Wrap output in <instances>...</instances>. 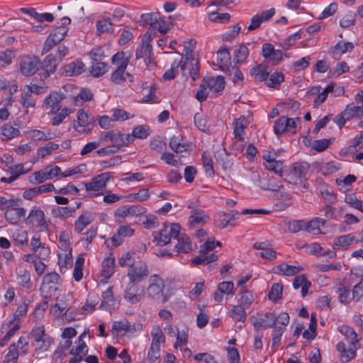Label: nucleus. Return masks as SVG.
I'll return each mask as SVG.
<instances>
[{
    "instance_id": "f257e3e1",
    "label": "nucleus",
    "mask_w": 363,
    "mask_h": 363,
    "mask_svg": "<svg viewBox=\"0 0 363 363\" xmlns=\"http://www.w3.org/2000/svg\"><path fill=\"white\" fill-rule=\"evenodd\" d=\"M289 315L286 313H281L279 315L267 312L259 318L252 317L251 321L255 330L267 329L276 325H288Z\"/></svg>"
},
{
    "instance_id": "f03ea898",
    "label": "nucleus",
    "mask_w": 363,
    "mask_h": 363,
    "mask_svg": "<svg viewBox=\"0 0 363 363\" xmlns=\"http://www.w3.org/2000/svg\"><path fill=\"white\" fill-rule=\"evenodd\" d=\"M164 281L159 275L150 276L145 291L147 298L157 303H166L169 300V296L164 294Z\"/></svg>"
},
{
    "instance_id": "7ed1b4c3",
    "label": "nucleus",
    "mask_w": 363,
    "mask_h": 363,
    "mask_svg": "<svg viewBox=\"0 0 363 363\" xmlns=\"http://www.w3.org/2000/svg\"><path fill=\"white\" fill-rule=\"evenodd\" d=\"M180 225L177 223L170 225L164 223L163 228L157 232L153 233V236L157 244L164 246L168 244L172 238H176L179 236Z\"/></svg>"
},
{
    "instance_id": "20e7f679",
    "label": "nucleus",
    "mask_w": 363,
    "mask_h": 363,
    "mask_svg": "<svg viewBox=\"0 0 363 363\" xmlns=\"http://www.w3.org/2000/svg\"><path fill=\"white\" fill-rule=\"evenodd\" d=\"M100 141L111 142L113 144L111 146L116 148V151L118 152L121 147L126 146L132 143L133 137L130 136V134H124L116 130H111L106 132L103 135H101Z\"/></svg>"
},
{
    "instance_id": "39448f33",
    "label": "nucleus",
    "mask_w": 363,
    "mask_h": 363,
    "mask_svg": "<svg viewBox=\"0 0 363 363\" xmlns=\"http://www.w3.org/2000/svg\"><path fill=\"white\" fill-rule=\"evenodd\" d=\"M41 65L40 60L35 55L23 56L19 62L21 73L26 77L35 74Z\"/></svg>"
},
{
    "instance_id": "423d86ee",
    "label": "nucleus",
    "mask_w": 363,
    "mask_h": 363,
    "mask_svg": "<svg viewBox=\"0 0 363 363\" xmlns=\"http://www.w3.org/2000/svg\"><path fill=\"white\" fill-rule=\"evenodd\" d=\"M184 55L182 59L184 61L187 62V68L189 69V74L191 75L192 80L195 81L199 76V66L198 60L192 56L193 48L191 42L184 43Z\"/></svg>"
},
{
    "instance_id": "0eeeda50",
    "label": "nucleus",
    "mask_w": 363,
    "mask_h": 363,
    "mask_svg": "<svg viewBox=\"0 0 363 363\" xmlns=\"http://www.w3.org/2000/svg\"><path fill=\"white\" fill-rule=\"evenodd\" d=\"M151 40L152 33L150 30H147L143 38L140 48L135 52L136 60L143 58L144 62L147 66L150 65L153 60L151 57L152 48L150 44Z\"/></svg>"
},
{
    "instance_id": "6e6552de",
    "label": "nucleus",
    "mask_w": 363,
    "mask_h": 363,
    "mask_svg": "<svg viewBox=\"0 0 363 363\" xmlns=\"http://www.w3.org/2000/svg\"><path fill=\"white\" fill-rule=\"evenodd\" d=\"M309 165L306 162L294 163L286 179L291 184H301L302 179L306 177Z\"/></svg>"
},
{
    "instance_id": "1a4fd4ad",
    "label": "nucleus",
    "mask_w": 363,
    "mask_h": 363,
    "mask_svg": "<svg viewBox=\"0 0 363 363\" xmlns=\"http://www.w3.org/2000/svg\"><path fill=\"white\" fill-rule=\"evenodd\" d=\"M61 169L57 166L54 167H47L40 171L34 172L30 178V182L32 184H41L59 175Z\"/></svg>"
},
{
    "instance_id": "9d476101",
    "label": "nucleus",
    "mask_w": 363,
    "mask_h": 363,
    "mask_svg": "<svg viewBox=\"0 0 363 363\" xmlns=\"http://www.w3.org/2000/svg\"><path fill=\"white\" fill-rule=\"evenodd\" d=\"M149 271L147 266L144 262H140L136 264L135 266H132L129 268L128 272V277L129 282L138 284L143 281L145 278L148 277Z\"/></svg>"
},
{
    "instance_id": "9b49d317",
    "label": "nucleus",
    "mask_w": 363,
    "mask_h": 363,
    "mask_svg": "<svg viewBox=\"0 0 363 363\" xmlns=\"http://www.w3.org/2000/svg\"><path fill=\"white\" fill-rule=\"evenodd\" d=\"M73 128L77 132L83 134H87L91 130L93 124L89 120L87 112L84 111L83 109L79 110L77 113V121H73Z\"/></svg>"
},
{
    "instance_id": "f8f14e48",
    "label": "nucleus",
    "mask_w": 363,
    "mask_h": 363,
    "mask_svg": "<svg viewBox=\"0 0 363 363\" xmlns=\"http://www.w3.org/2000/svg\"><path fill=\"white\" fill-rule=\"evenodd\" d=\"M24 221L26 225L35 228L43 227L46 223L44 212L37 206L32 208Z\"/></svg>"
},
{
    "instance_id": "ddd939ff",
    "label": "nucleus",
    "mask_w": 363,
    "mask_h": 363,
    "mask_svg": "<svg viewBox=\"0 0 363 363\" xmlns=\"http://www.w3.org/2000/svg\"><path fill=\"white\" fill-rule=\"evenodd\" d=\"M143 289H140L138 284L129 282L125 290L124 298L128 303L135 304L143 298Z\"/></svg>"
},
{
    "instance_id": "4468645a",
    "label": "nucleus",
    "mask_w": 363,
    "mask_h": 363,
    "mask_svg": "<svg viewBox=\"0 0 363 363\" xmlns=\"http://www.w3.org/2000/svg\"><path fill=\"white\" fill-rule=\"evenodd\" d=\"M111 174L110 172H104L92 178L90 182L84 184L86 191H100L106 186Z\"/></svg>"
},
{
    "instance_id": "2eb2a0df",
    "label": "nucleus",
    "mask_w": 363,
    "mask_h": 363,
    "mask_svg": "<svg viewBox=\"0 0 363 363\" xmlns=\"http://www.w3.org/2000/svg\"><path fill=\"white\" fill-rule=\"evenodd\" d=\"M358 344H349L348 347L345 343L340 342L337 345V350L340 354V359L343 362H347L352 359L356 355Z\"/></svg>"
},
{
    "instance_id": "dca6fc26",
    "label": "nucleus",
    "mask_w": 363,
    "mask_h": 363,
    "mask_svg": "<svg viewBox=\"0 0 363 363\" xmlns=\"http://www.w3.org/2000/svg\"><path fill=\"white\" fill-rule=\"evenodd\" d=\"M26 210L24 208H8L4 213L6 220L11 225H18L22 219L25 218Z\"/></svg>"
},
{
    "instance_id": "f3484780",
    "label": "nucleus",
    "mask_w": 363,
    "mask_h": 363,
    "mask_svg": "<svg viewBox=\"0 0 363 363\" xmlns=\"http://www.w3.org/2000/svg\"><path fill=\"white\" fill-rule=\"evenodd\" d=\"M71 23V20L69 17H63L62 18V24L60 26L56 27L50 33L49 36L54 39L55 42L60 43L65 37L69 28L67 27Z\"/></svg>"
},
{
    "instance_id": "a211bd4d",
    "label": "nucleus",
    "mask_w": 363,
    "mask_h": 363,
    "mask_svg": "<svg viewBox=\"0 0 363 363\" xmlns=\"http://www.w3.org/2000/svg\"><path fill=\"white\" fill-rule=\"evenodd\" d=\"M64 99V96L57 92H52L44 100V105L50 108L52 113H56L60 108V104Z\"/></svg>"
},
{
    "instance_id": "6ab92c4d",
    "label": "nucleus",
    "mask_w": 363,
    "mask_h": 363,
    "mask_svg": "<svg viewBox=\"0 0 363 363\" xmlns=\"http://www.w3.org/2000/svg\"><path fill=\"white\" fill-rule=\"evenodd\" d=\"M203 86H206L213 93H218L224 89L225 82L223 77L220 76L208 77L203 80Z\"/></svg>"
},
{
    "instance_id": "aec40b11",
    "label": "nucleus",
    "mask_w": 363,
    "mask_h": 363,
    "mask_svg": "<svg viewBox=\"0 0 363 363\" xmlns=\"http://www.w3.org/2000/svg\"><path fill=\"white\" fill-rule=\"evenodd\" d=\"M179 67H180L183 71H189V69L187 68V62L184 61L182 59L179 62L174 60L171 65V68L164 72L163 78L166 80H171L175 78V77L179 74Z\"/></svg>"
},
{
    "instance_id": "412c9836",
    "label": "nucleus",
    "mask_w": 363,
    "mask_h": 363,
    "mask_svg": "<svg viewBox=\"0 0 363 363\" xmlns=\"http://www.w3.org/2000/svg\"><path fill=\"white\" fill-rule=\"evenodd\" d=\"M94 213L91 211L84 212L75 221L74 230L81 233L94 219Z\"/></svg>"
},
{
    "instance_id": "4be33fe9",
    "label": "nucleus",
    "mask_w": 363,
    "mask_h": 363,
    "mask_svg": "<svg viewBox=\"0 0 363 363\" xmlns=\"http://www.w3.org/2000/svg\"><path fill=\"white\" fill-rule=\"evenodd\" d=\"M113 25L112 20L109 17H103L96 21V29L97 35L103 33H112L113 32Z\"/></svg>"
},
{
    "instance_id": "5701e85b",
    "label": "nucleus",
    "mask_w": 363,
    "mask_h": 363,
    "mask_svg": "<svg viewBox=\"0 0 363 363\" xmlns=\"http://www.w3.org/2000/svg\"><path fill=\"white\" fill-rule=\"evenodd\" d=\"M248 125L247 121L243 116L236 119L233 123V133L235 138L238 141L244 140L245 129Z\"/></svg>"
},
{
    "instance_id": "b1692460",
    "label": "nucleus",
    "mask_w": 363,
    "mask_h": 363,
    "mask_svg": "<svg viewBox=\"0 0 363 363\" xmlns=\"http://www.w3.org/2000/svg\"><path fill=\"white\" fill-rule=\"evenodd\" d=\"M302 270L299 266L289 265L282 263L274 267L273 271L275 274H282L284 276H294Z\"/></svg>"
},
{
    "instance_id": "393cba45",
    "label": "nucleus",
    "mask_w": 363,
    "mask_h": 363,
    "mask_svg": "<svg viewBox=\"0 0 363 363\" xmlns=\"http://www.w3.org/2000/svg\"><path fill=\"white\" fill-rule=\"evenodd\" d=\"M177 244L175 245L176 252L178 253H189L192 250V245L190 238L184 235H180L176 238Z\"/></svg>"
},
{
    "instance_id": "a878e982",
    "label": "nucleus",
    "mask_w": 363,
    "mask_h": 363,
    "mask_svg": "<svg viewBox=\"0 0 363 363\" xmlns=\"http://www.w3.org/2000/svg\"><path fill=\"white\" fill-rule=\"evenodd\" d=\"M84 68V65L81 61H74L64 67L63 73L66 76H75L80 74Z\"/></svg>"
},
{
    "instance_id": "bb28decb",
    "label": "nucleus",
    "mask_w": 363,
    "mask_h": 363,
    "mask_svg": "<svg viewBox=\"0 0 363 363\" xmlns=\"http://www.w3.org/2000/svg\"><path fill=\"white\" fill-rule=\"evenodd\" d=\"M115 259L111 254L105 258L102 262L101 275L106 279H109L114 272Z\"/></svg>"
},
{
    "instance_id": "cd10ccee",
    "label": "nucleus",
    "mask_w": 363,
    "mask_h": 363,
    "mask_svg": "<svg viewBox=\"0 0 363 363\" xmlns=\"http://www.w3.org/2000/svg\"><path fill=\"white\" fill-rule=\"evenodd\" d=\"M60 61L53 54L48 55L43 63V67L46 73V76L54 73Z\"/></svg>"
},
{
    "instance_id": "c85d7f7f",
    "label": "nucleus",
    "mask_w": 363,
    "mask_h": 363,
    "mask_svg": "<svg viewBox=\"0 0 363 363\" xmlns=\"http://www.w3.org/2000/svg\"><path fill=\"white\" fill-rule=\"evenodd\" d=\"M324 224V219L315 218L309 222L304 223V229L308 233L317 235L320 233V226H323Z\"/></svg>"
},
{
    "instance_id": "c756f323",
    "label": "nucleus",
    "mask_w": 363,
    "mask_h": 363,
    "mask_svg": "<svg viewBox=\"0 0 363 363\" xmlns=\"http://www.w3.org/2000/svg\"><path fill=\"white\" fill-rule=\"evenodd\" d=\"M169 145L170 148L177 153L185 152L187 146L183 142V139L180 135H173L170 139Z\"/></svg>"
},
{
    "instance_id": "7c9ffc66",
    "label": "nucleus",
    "mask_w": 363,
    "mask_h": 363,
    "mask_svg": "<svg viewBox=\"0 0 363 363\" xmlns=\"http://www.w3.org/2000/svg\"><path fill=\"white\" fill-rule=\"evenodd\" d=\"M16 56V52L13 50H0V67L5 68L10 65Z\"/></svg>"
},
{
    "instance_id": "2f4dec72",
    "label": "nucleus",
    "mask_w": 363,
    "mask_h": 363,
    "mask_svg": "<svg viewBox=\"0 0 363 363\" xmlns=\"http://www.w3.org/2000/svg\"><path fill=\"white\" fill-rule=\"evenodd\" d=\"M286 325H274V327L272 333V347L274 350H275L276 347L279 346L281 341V337L285 332Z\"/></svg>"
},
{
    "instance_id": "473e14b6",
    "label": "nucleus",
    "mask_w": 363,
    "mask_h": 363,
    "mask_svg": "<svg viewBox=\"0 0 363 363\" xmlns=\"http://www.w3.org/2000/svg\"><path fill=\"white\" fill-rule=\"evenodd\" d=\"M58 264L61 273H65L69 267L72 266V259L71 251H65L63 254L59 255Z\"/></svg>"
},
{
    "instance_id": "72a5a7b5",
    "label": "nucleus",
    "mask_w": 363,
    "mask_h": 363,
    "mask_svg": "<svg viewBox=\"0 0 363 363\" xmlns=\"http://www.w3.org/2000/svg\"><path fill=\"white\" fill-rule=\"evenodd\" d=\"M217 60L222 69L228 68L230 65V54L227 48H223L217 52Z\"/></svg>"
},
{
    "instance_id": "f704fd0d",
    "label": "nucleus",
    "mask_w": 363,
    "mask_h": 363,
    "mask_svg": "<svg viewBox=\"0 0 363 363\" xmlns=\"http://www.w3.org/2000/svg\"><path fill=\"white\" fill-rule=\"evenodd\" d=\"M345 116L350 117V119L354 117L363 116V105L361 106L355 104L347 105L345 109Z\"/></svg>"
},
{
    "instance_id": "c9c22d12",
    "label": "nucleus",
    "mask_w": 363,
    "mask_h": 363,
    "mask_svg": "<svg viewBox=\"0 0 363 363\" xmlns=\"http://www.w3.org/2000/svg\"><path fill=\"white\" fill-rule=\"evenodd\" d=\"M8 352L4 357L2 363H17L18 357L21 353L17 349L16 343L10 345Z\"/></svg>"
},
{
    "instance_id": "e433bc0d",
    "label": "nucleus",
    "mask_w": 363,
    "mask_h": 363,
    "mask_svg": "<svg viewBox=\"0 0 363 363\" xmlns=\"http://www.w3.org/2000/svg\"><path fill=\"white\" fill-rule=\"evenodd\" d=\"M208 219V217L206 216L205 213L199 209H193L191 212V216L189 218V223L191 225L198 223H205Z\"/></svg>"
},
{
    "instance_id": "4c0bfd02",
    "label": "nucleus",
    "mask_w": 363,
    "mask_h": 363,
    "mask_svg": "<svg viewBox=\"0 0 363 363\" xmlns=\"http://www.w3.org/2000/svg\"><path fill=\"white\" fill-rule=\"evenodd\" d=\"M18 283L23 287L29 289L31 286L30 272L25 269L16 271Z\"/></svg>"
},
{
    "instance_id": "58836bf2",
    "label": "nucleus",
    "mask_w": 363,
    "mask_h": 363,
    "mask_svg": "<svg viewBox=\"0 0 363 363\" xmlns=\"http://www.w3.org/2000/svg\"><path fill=\"white\" fill-rule=\"evenodd\" d=\"M246 308L244 306L238 305L233 306L230 313V316L237 321L245 322L247 318Z\"/></svg>"
},
{
    "instance_id": "ea45409f",
    "label": "nucleus",
    "mask_w": 363,
    "mask_h": 363,
    "mask_svg": "<svg viewBox=\"0 0 363 363\" xmlns=\"http://www.w3.org/2000/svg\"><path fill=\"white\" fill-rule=\"evenodd\" d=\"M103 301L100 305V308L108 310L114 303V298L112 291V287L109 286L102 294Z\"/></svg>"
},
{
    "instance_id": "a19ab883",
    "label": "nucleus",
    "mask_w": 363,
    "mask_h": 363,
    "mask_svg": "<svg viewBox=\"0 0 363 363\" xmlns=\"http://www.w3.org/2000/svg\"><path fill=\"white\" fill-rule=\"evenodd\" d=\"M171 28V23L169 22L165 21L163 18H157L156 23H155L154 27L151 30V28H148L147 30H150L152 33V38L155 35V30H158L162 33H166Z\"/></svg>"
},
{
    "instance_id": "79ce46f5",
    "label": "nucleus",
    "mask_w": 363,
    "mask_h": 363,
    "mask_svg": "<svg viewBox=\"0 0 363 363\" xmlns=\"http://www.w3.org/2000/svg\"><path fill=\"white\" fill-rule=\"evenodd\" d=\"M340 332L345 337L348 344H358L356 332L347 325H342Z\"/></svg>"
},
{
    "instance_id": "37998d69",
    "label": "nucleus",
    "mask_w": 363,
    "mask_h": 363,
    "mask_svg": "<svg viewBox=\"0 0 363 363\" xmlns=\"http://www.w3.org/2000/svg\"><path fill=\"white\" fill-rule=\"evenodd\" d=\"M150 193L148 189H142L138 192L132 193L127 196L128 199L131 202H143L148 199Z\"/></svg>"
},
{
    "instance_id": "c03bdc74",
    "label": "nucleus",
    "mask_w": 363,
    "mask_h": 363,
    "mask_svg": "<svg viewBox=\"0 0 363 363\" xmlns=\"http://www.w3.org/2000/svg\"><path fill=\"white\" fill-rule=\"evenodd\" d=\"M355 240L354 237L352 234H347L336 238L334 241V245L337 247L345 248Z\"/></svg>"
},
{
    "instance_id": "a18cd8bd",
    "label": "nucleus",
    "mask_w": 363,
    "mask_h": 363,
    "mask_svg": "<svg viewBox=\"0 0 363 363\" xmlns=\"http://www.w3.org/2000/svg\"><path fill=\"white\" fill-rule=\"evenodd\" d=\"M127 67L125 65L117 67V69L111 74V81L116 84H120L125 81V76H129L128 73H125V71Z\"/></svg>"
},
{
    "instance_id": "49530a36",
    "label": "nucleus",
    "mask_w": 363,
    "mask_h": 363,
    "mask_svg": "<svg viewBox=\"0 0 363 363\" xmlns=\"http://www.w3.org/2000/svg\"><path fill=\"white\" fill-rule=\"evenodd\" d=\"M257 186L264 190L277 191L282 186L280 181H277L274 177L269 179L268 182H263V184H258Z\"/></svg>"
},
{
    "instance_id": "de8ad7c7",
    "label": "nucleus",
    "mask_w": 363,
    "mask_h": 363,
    "mask_svg": "<svg viewBox=\"0 0 363 363\" xmlns=\"http://www.w3.org/2000/svg\"><path fill=\"white\" fill-rule=\"evenodd\" d=\"M21 104L25 108H34L35 106V100L33 95L30 93V90L26 89L21 94Z\"/></svg>"
},
{
    "instance_id": "09e8293b",
    "label": "nucleus",
    "mask_w": 363,
    "mask_h": 363,
    "mask_svg": "<svg viewBox=\"0 0 363 363\" xmlns=\"http://www.w3.org/2000/svg\"><path fill=\"white\" fill-rule=\"evenodd\" d=\"M135 255L136 254L134 252H128L125 253L120 259H119V264L121 267L128 266L130 268L132 266H135Z\"/></svg>"
},
{
    "instance_id": "8fccbe9b",
    "label": "nucleus",
    "mask_w": 363,
    "mask_h": 363,
    "mask_svg": "<svg viewBox=\"0 0 363 363\" xmlns=\"http://www.w3.org/2000/svg\"><path fill=\"white\" fill-rule=\"evenodd\" d=\"M106 64L101 62H96L92 64L89 67V72L91 76L99 77L105 74Z\"/></svg>"
},
{
    "instance_id": "3c124183",
    "label": "nucleus",
    "mask_w": 363,
    "mask_h": 363,
    "mask_svg": "<svg viewBox=\"0 0 363 363\" xmlns=\"http://www.w3.org/2000/svg\"><path fill=\"white\" fill-rule=\"evenodd\" d=\"M219 226L221 228H225L228 224L235 225V218L232 213L221 212L218 214Z\"/></svg>"
},
{
    "instance_id": "603ef678",
    "label": "nucleus",
    "mask_w": 363,
    "mask_h": 363,
    "mask_svg": "<svg viewBox=\"0 0 363 363\" xmlns=\"http://www.w3.org/2000/svg\"><path fill=\"white\" fill-rule=\"evenodd\" d=\"M80 206V203H77V206L74 207H60L57 206L55 209H53V213L56 216L58 217H68L74 212L76 208H78Z\"/></svg>"
},
{
    "instance_id": "864d4df0",
    "label": "nucleus",
    "mask_w": 363,
    "mask_h": 363,
    "mask_svg": "<svg viewBox=\"0 0 363 363\" xmlns=\"http://www.w3.org/2000/svg\"><path fill=\"white\" fill-rule=\"evenodd\" d=\"M249 55V49L246 45L241 44L235 51L234 57L236 63L243 62Z\"/></svg>"
},
{
    "instance_id": "5fc2aeb1",
    "label": "nucleus",
    "mask_w": 363,
    "mask_h": 363,
    "mask_svg": "<svg viewBox=\"0 0 363 363\" xmlns=\"http://www.w3.org/2000/svg\"><path fill=\"white\" fill-rule=\"evenodd\" d=\"M345 201L350 206L363 213V201L359 200L354 194H346Z\"/></svg>"
},
{
    "instance_id": "6e6d98bb",
    "label": "nucleus",
    "mask_w": 363,
    "mask_h": 363,
    "mask_svg": "<svg viewBox=\"0 0 363 363\" xmlns=\"http://www.w3.org/2000/svg\"><path fill=\"white\" fill-rule=\"evenodd\" d=\"M1 134L6 139L11 140L17 137L20 134V131L10 124H5L1 128Z\"/></svg>"
},
{
    "instance_id": "4d7b16f0",
    "label": "nucleus",
    "mask_w": 363,
    "mask_h": 363,
    "mask_svg": "<svg viewBox=\"0 0 363 363\" xmlns=\"http://www.w3.org/2000/svg\"><path fill=\"white\" fill-rule=\"evenodd\" d=\"M111 61L112 63L118 66V67H121L122 65H125V67H127L130 57H125L123 52H118L112 57Z\"/></svg>"
},
{
    "instance_id": "13d9d810",
    "label": "nucleus",
    "mask_w": 363,
    "mask_h": 363,
    "mask_svg": "<svg viewBox=\"0 0 363 363\" xmlns=\"http://www.w3.org/2000/svg\"><path fill=\"white\" fill-rule=\"evenodd\" d=\"M250 74L252 75H255L260 82L266 80L269 77V72L262 65H259L252 68L250 70Z\"/></svg>"
},
{
    "instance_id": "bf43d9fd",
    "label": "nucleus",
    "mask_w": 363,
    "mask_h": 363,
    "mask_svg": "<svg viewBox=\"0 0 363 363\" xmlns=\"http://www.w3.org/2000/svg\"><path fill=\"white\" fill-rule=\"evenodd\" d=\"M350 67L345 62H340L330 70L331 76L333 77H337L342 74L349 72Z\"/></svg>"
},
{
    "instance_id": "052dcab7",
    "label": "nucleus",
    "mask_w": 363,
    "mask_h": 363,
    "mask_svg": "<svg viewBox=\"0 0 363 363\" xmlns=\"http://www.w3.org/2000/svg\"><path fill=\"white\" fill-rule=\"evenodd\" d=\"M150 135L149 129L143 125H138L133 128L130 136L133 137V142L134 138L145 139Z\"/></svg>"
},
{
    "instance_id": "680f3d73",
    "label": "nucleus",
    "mask_w": 363,
    "mask_h": 363,
    "mask_svg": "<svg viewBox=\"0 0 363 363\" xmlns=\"http://www.w3.org/2000/svg\"><path fill=\"white\" fill-rule=\"evenodd\" d=\"M151 335L152 337V345H160L161 343L164 342L165 337L162 330L159 327H156L153 328L151 332Z\"/></svg>"
},
{
    "instance_id": "e2e57ef3",
    "label": "nucleus",
    "mask_w": 363,
    "mask_h": 363,
    "mask_svg": "<svg viewBox=\"0 0 363 363\" xmlns=\"http://www.w3.org/2000/svg\"><path fill=\"white\" fill-rule=\"evenodd\" d=\"M340 169V164L334 162H330L320 167V172L324 175H330Z\"/></svg>"
},
{
    "instance_id": "0e129e2a",
    "label": "nucleus",
    "mask_w": 363,
    "mask_h": 363,
    "mask_svg": "<svg viewBox=\"0 0 363 363\" xmlns=\"http://www.w3.org/2000/svg\"><path fill=\"white\" fill-rule=\"evenodd\" d=\"M354 45L352 43L340 41L337 43L334 49L337 54L343 55L347 52H350L353 50Z\"/></svg>"
},
{
    "instance_id": "69168bd1",
    "label": "nucleus",
    "mask_w": 363,
    "mask_h": 363,
    "mask_svg": "<svg viewBox=\"0 0 363 363\" xmlns=\"http://www.w3.org/2000/svg\"><path fill=\"white\" fill-rule=\"evenodd\" d=\"M208 18L212 22L225 23L230 18V15L228 13H218L216 12H211Z\"/></svg>"
},
{
    "instance_id": "338daca9",
    "label": "nucleus",
    "mask_w": 363,
    "mask_h": 363,
    "mask_svg": "<svg viewBox=\"0 0 363 363\" xmlns=\"http://www.w3.org/2000/svg\"><path fill=\"white\" fill-rule=\"evenodd\" d=\"M287 123V117L281 116L275 123L274 130L277 135H279L287 130L286 123Z\"/></svg>"
},
{
    "instance_id": "774afa93",
    "label": "nucleus",
    "mask_w": 363,
    "mask_h": 363,
    "mask_svg": "<svg viewBox=\"0 0 363 363\" xmlns=\"http://www.w3.org/2000/svg\"><path fill=\"white\" fill-rule=\"evenodd\" d=\"M72 112L73 110L69 108H62L60 113L55 116L52 119V124L53 125H60L63 121V120Z\"/></svg>"
}]
</instances>
